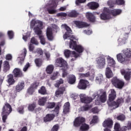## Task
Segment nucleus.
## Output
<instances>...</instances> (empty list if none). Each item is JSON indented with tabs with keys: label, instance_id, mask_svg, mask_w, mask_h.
I'll return each mask as SVG.
<instances>
[{
	"label": "nucleus",
	"instance_id": "1",
	"mask_svg": "<svg viewBox=\"0 0 131 131\" xmlns=\"http://www.w3.org/2000/svg\"><path fill=\"white\" fill-rule=\"evenodd\" d=\"M110 91L111 94L108 95V100L107 101V104L108 107L114 110L118 108L123 103L124 100L122 98H118L116 101H114L116 99V92L114 89H111Z\"/></svg>",
	"mask_w": 131,
	"mask_h": 131
},
{
	"label": "nucleus",
	"instance_id": "2",
	"mask_svg": "<svg viewBox=\"0 0 131 131\" xmlns=\"http://www.w3.org/2000/svg\"><path fill=\"white\" fill-rule=\"evenodd\" d=\"M122 53H119L117 55V59L120 63H125L128 62L129 59H131L130 49H126L122 51Z\"/></svg>",
	"mask_w": 131,
	"mask_h": 131
},
{
	"label": "nucleus",
	"instance_id": "3",
	"mask_svg": "<svg viewBox=\"0 0 131 131\" xmlns=\"http://www.w3.org/2000/svg\"><path fill=\"white\" fill-rule=\"evenodd\" d=\"M24 86H25V83L24 82H18V84L15 86V90H12L10 93L11 97L15 98V97L17 96V93L21 92L22 90H24Z\"/></svg>",
	"mask_w": 131,
	"mask_h": 131
},
{
	"label": "nucleus",
	"instance_id": "4",
	"mask_svg": "<svg viewBox=\"0 0 131 131\" xmlns=\"http://www.w3.org/2000/svg\"><path fill=\"white\" fill-rule=\"evenodd\" d=\"M96 62L100 69H103L106 66V58L103 54H99L96 58Z\"/></svg>",
	"mask_w": 131,
	"mask_h": 131
},
{
	"label": "nucleus",
	"instance_id": "5",
	"mask_svg": "<svg viewBox=\"0 0 131 131\" xmlns=\"http://www.w3.org/2000/svg\"><path fill=\"white\" fill-rule=\"evenodd\" d=\"M112 83L117 89H119L121 90L123 86H124V82L122 80L117 78V77H115L112 79Z\"/></svg>",
	"mask_w": 131,
	"mask_h": 131
},
{
	"label": "nucleus",
	"instance_id": "6",
	"mask_svg": "<svg viewBox=\"0 0 131 131\" xmlns=\"http://www.w3.org/2000/svg\"><path fill=\"white\" fill-rule=\"evenodd\" d=\"M55 65L57 67L68 69V63H67V61L61 57H59L56 60Z\"/></svg>",
	"mask_w": 131,
	"mask_h": 131
},
{
	"label": "nucleus",
	"instance_id": "7",
	"mask_svg": "<svg viewBox=\"0 0 131 131\" xmlns=\"http://www.w3.org/2000/svg\"><path fill=\"white\" fill-rule=\"evenodd\" d=\"M49 6H50V7L47 8V11L49 14L51 15L56 14V13H57V10L55 9L57 8V3H56V1L54 0L50 1L49 2Z\"/></svg>",
	"mask_w": 131,
	"mask_h": 131
},
{
	"label": "nucleus",
	"instance_id": "8",
	"mask_svg": "<svg viewBox=\"0 0 131 131\" xmlns=\"http://www.w3.org/2000/svg\"><path fill=\"white\" fill-rule=\"evenodd\" d=\"M98 97H100V101L101 103H105L107 101V93L106 91L100 89L98 91L97 94Z\"/></svg>",
	"mask_w": 131,
	"mask_h": 131
},
{
	"label": "nucleus",
	"instance_id": "9",
	"mask_svg": "<svg viewBox=\"0 0 131 131\" xmlns=\"http://www.w3.org/2000/svg\"><path fill=\"white\" fill-rule=\"evenodd\" d=\"M64 55L66 58H69V57H74L75 59H77L79 57V54L76 53L75 51H71L68 49L64 51Z\"/></svg>",
	"mask_w": 131,
	"mask_h": 131
},
{
	"label": "nucleus",
	"instance_id": "10",
	"mask_svg": "<svg viewBox=\"0 0 131 131\" xmlns=\"http://www.w3.org/2000/svg\"><path fill=\"white\" fill-rule=\"evenodd\" d=\"M89 85H90V82L89 81L84 79H80L77 87L79 90H86V88H88Z\"/></svg>",
	"mask_w": 131,
	"mask_h": 131
},
{
	"label": "nucleus",
	"instance_id": "11",
	"mask_svg": "<svg viewBox=\"0 0 131 131\" xmlns=\"http://www.w3.org/2000/svg\"><path fill=\"white\" fill-rule=\"evenodd\" d=\"M102 126L103 127H106V128H105L104 129H110L109 128H112V127L113 126V120L112 119L108 118L105 119L102 123Z\"/></svg>",
	"mask_w": 131,
	"mask_h": 131
},
{
	"label": "nucleus",
	"instance_id": "12",
	"mask_svg": "<svg viewBox=\"0 0 131 131\" xmlns=\"http://www.w3.org/2000/svg\"><path fill=\"white\" fill-rule=\"evenodd\" d=\"M85 122V119L82 117H78L75 118L74 121V125L76 127H78V126H80L82 124H83Z\"/></svg>",
	"mask_w": 131,
	"mask_h": 131
},
{
	"label": "nucleus",
	"instance_id": "13",
	"mask_svg": "<svg viewBox=\"0 0 131 131\" xmlns=\"http://www.w3.org/2000/svg\"><path fill=\"white\" fill-rule=\"evenodd\" d=\"M12 112V106L8 103H6L3 107L2 114H7L9 115Z\"/></svg>",
	"mask_w": 131,
	"mask_h": 131
},
{
	"label": "nucleus",
	"instance_id": "14",
	"mask_svg": "<svg viewBox=\"0 0 131 131\" xmlns=\"http://www.w3.org/2000/svg\"><path fill=\"white\" fill-rule=\"evenodd\" d=\"M13 74L14 77H15V78H19L24 76L23 72H22V71L19 68H15L13 71Z\"/></svg>",
	"mask_w": 131,
	"mask_h": 131
},
{
	"label": "nucleus",
	"instance_id": "15",
	"mask_svg": "<svg viewBox=\"0 0 131 131\" xmlns=\"http://www.w3.org/2000/svg\"><path fill=\"white\" fill-rule=\"evenodd\" d=\"M46 35L48 40L52 41L54 39V36H53V29L52 28H47L46 30Z\"/></svg>",
	"mask_w": 131,
	"mask_h": 131
},
{
	"label": "nucleus",
	"instance_id": "16",
	"mask_svg": "<svg viewBox=\"0 0 131 131\" xmlns=\"http://www.w3.org/2000/svg\"><path fill=\"white\" fill-rule=\"evenodd\" d=\"M129 34V33H125L124 34V35L125 36H126V37H123V38H119L118 39V43L120 46L125 45V43L127 42V39L128 38Z\"/></svg>",
	"mask_w": 131,
	"mask_h": 131
},
{
	"label": "nucleus",
	"instance_id": "17",
	"mask_svg": "<svg viewBox=\"0 0 131 131\" xmlns=\"http://www.w3.org/2000/svg\"><path fill=\"white\" fill-rule=\"evenodd\" d=\"M74 23L78 28H83L89 26V25L86 23L82 22L81 21L75 20L74 21Z\"/></svg>",
	"mask_w": 131,
	"mask_h": 131
},
{
	"label": "nucleus",
	"instance_id": "18",
	"mask_svg": "<svg viewBox=\"0 0 131 131\" xmlns=\"http://www.w3.org/2000/svg\"><path fill=\"white\" fill-rule=\"evenodd\" d=\"M80 101L81 103H84V104H90L93 101V98L89 97H84L83 95H81L80 97Z\"/></svg>",
	"mask_w": 131,
	"mask_h": 131
},
{
	"label": "nucleus",
	"instance_id": "19",
	"mask_svg": "<svg viewBox=\"0 0 131 131\" xmlns=\"http://www.w3.org/2000/svg\"><path fill=\"white\" fill-rule=\"evenodd\" d=\"M55 114H48L43 118L44 122H51L55 118Z\"/></svg>",
	"mask_w": 131,
	"mask_h": 131
},
{
	"label": "nucleus",
	"instance_id": "20",
	"mask_svg": "<svg viewBox=\"0 0 131 131\" xmlns=\"http://www.w3.org/2000/svg\"><path fill=\"white\" fill-rule=\"evenodd\" d=\"M43 24L40 20H32L31 22V27H34V26H36V27H38L39 28L40 27H42Z\"/></svg>",
	"mask_w": 131,
	"mask_h": 131
},
{
	"label": "nucleus",
	"instance_id": "21",
	"mask_svg": "<svg viewBox=\"0 0 131 131\" xmlns=\"http://www.w3.org/2000/svg\"><path fill=\"white\" fill-rule=\"evenodd\" d=\"M7 82L9 85H13V84L16 82V81H15V79H14V76L13 74H10L7 75Z\"/></svg>",
	"mask_w": 131,
	"mask_h": 131
},
{
	"label": "nucleus",
	"instance_id": "22",
	"mask_svg": "<svg viewBox=\"0 0 131 131\" xmlns=\"http://www.w3.org/2000/svg\"><path fill=\"white\" fill-rule=\"evenodd\" d=\"M87 6L90 10H96L100 6L99 3L97 2H90L87 4Z\"/></svg>",
	"mask_w": 131,
	"mask_h": 131
},
{
	"label": "nucleus",
	"instance_id": "23",
	"mask_svg": "<svg viewBox=\"0 0 131 131\" xmlns=\"http://www.w3.org/2000/svg\"><path fill=\"white\" fill-rule=\"evenodd\" d=\"M121 74L124 75V78L126 80H129L130 79V75H131V71H125V70H122L121 71Z\"/></svg>",
	"mask_w": 131,
	"mask_h": 131
},
{
	"label": "nucleus",
	"instance_id": "24",
	"mask_svg": "<svg viewBox=\"0 0 131 131\" xmlns=\"http://www.w3.org/2000/svg\"><path fill=\"white\" fill-rule=\"evenodd\" d=\"M86 18L90 21V22H95L96 21V16L90 12H87L86 13Z\"/></svg>",
	"mask_w": 131,
	"mask_h": 131
},
{
	"label": "nucleus",
	"instance_id": "25",
	"mask_svg": "<svg viewBox=\"0 0 131 131\" xmlns=\"http://www.w3.org/2000/svg\"><path fill=\"white\" fill-rule=\"evenodd\" d=\"M67 81L70 84H74L76 81V77L73 75H70L67 78Z\"/></svg>",
	"mask_w": 131,
	"mask_h": 131
},
{
	"label": "nucleus",
	"instance_id": "26",
	"mask_svg": "<svg viewBox=\"0 0 131 131\" xmlns=\"http://www.w3.org/2000/svg\"><path fill=\"white\" fill-rule=\"evenodd\" d=\"M26 54H27V50H26V48H24V52L21 54L22 57H18V59H20L19 63L20 65H22V64L24 63V60L25 59V57H26Z\"/></svg>",
	"mask_w": 131,
	"mask_h": 131
},
{
	"label": "nucleus",
	"instance_id": "27",
	"mask_svg": "<svg viewBox=\"0 0 131 131\" xmlns=\"http://www.w3.org/2000/svg\"><path fill=\"white\" fill-rule=\"evenodd\" d=\"M106 60L108 66H111L112 67H114V66H115V60H114L113 58H111V57L108 56L106 58Z\"/></svg>",
	"mask_w": 131,
	"mask_h": 131
},
{
	"label": "nucleus",
	"instance_id": "28",
	"mask_svg": "<svg viewBox=\"0 0 131 131\" xmlns=\"http://www.w3.org/2000/svg\"><path fill=\"white\" fill-rule=\"evenodd\" d=\"M66 90V88L63 86L58 88V90L55 92L56 96H60V95H63L64 92Z\"/></svg>",
	"mask_w": 131,
	"mask_h": 131
},
{
	"label": "nucleus",
	"instance_id": "29",
	"mask_svg": "<svg viewBox=\"0 0 131 131\" xmlns=\"http://www.w3.org/2000/svg\"><path fill=\"white\" fill-rule=\"evenodd\" d=\"M9 70H10V63H9V61L5 60L3 62V71L8 72Z\"/></svg>",
	"mask_w": 131,
	"mask_h": 131
},
{
	"label": "nucleus",
	"instance_id": "30",
	"mask_svg": "<svg viewBox=\"0 0 131 131\" xmlns=\"http://www.w3.org/2000/svg\"><path fill=\"white\" fill-rule=\"evenodd\" d=\"M105 75L107 78H111V77L113 76V73H112V71H111V69H110V68H106L105 70Z\"/></svg>",
	"mask_w": 131,
	"mask_h": 131
},
{
	"label": "nucleus",
	"instance_id": "31",
	"mask_svg": "<svg viewBox=\"0 0 131 131\" xmlns=\"http://www.w3.org/2000/svg\"><path fill=\"white\" fill-rule=\"evenodd\" d=\"M46 102H47L46 97H41L39 99L38 101V104L40 106H45V105H46Z\"/></svg>",
	"mask_w": 131,
	"mask_h": 131
},
{
	"label": "nucleus",
	"instance_id": "32",
	"mask_svg": "<svg viewBox=\"0 0 131 131\" xmlns=\"http://www.w3.org/2000/svg\"><path fill=\"white\" fill-rule=\"evenodd\" d=\"M77 53H78L79 54H81V53H83V51H84V48L82 46L80 45H77V47L74 49Z\"/></svg>",
	"mask_w": 131,
	"mask_h": 131
},
{
	"label": "nucleus",
	"instance_id": "33",
	"mask_svg": "<svg viewBox=\"0 0 131 131\" xmlns=\"http://www.w3.org/2000/svg\"><path fill=\"white\" fill-rule=\"evenodd\" d=\"M77 45L76 41L71 39L69 43V48L72 49V50H75V48H76Z\"/></svg>",
	"mask_w": 131,
	"mask_h": 131
},
{
	"label": "nucleus",
	"instance_id": "34",
	"mask_svg": "<svg viewBox=\"0 0 131 131\" xmlns=\"http://www.w3.org/2000/svg\"><path fill=\"white\" fill-rule=\"evenodd\" d=\"M70 107V103L69 102H66L64 104L63 106V111L64 114H67V113L69 112Z\"/></svg>",
	"mask_w": 131,
	"mask_h": 131
},
{
	"label": "nucleus",
	"instance_id": "35",
	"mask_svg": "<svg viewBox=\"0 0 131 131\" xmlns=\"http://www.w3.org/2000/svg\"><path fill=\"white\" fill-rule=\"evenodd\" d=\"M35 108H36V102H33L32 103H30L29 104L28 106V110H29V111H31V112L34 111Z\"/></svg>",
	"mask_w": 131,
	"mask_h": 131
},
{
	"label": "nucleus",
	"instance_id": "36",
	"mask_svg": "<svg viewBox=\"0 0 131 131\" xmlns=\"http://www.w3.org/2000/svg\"><path fill=\"white\" fill-rule=\"evenodd\" d=\"M79 15V13L75 10H72L68 14V16L71 18H76Z\"/></svg>",
	"mask_w": 131,
	"mask_h": 131
},
{
	"label": "nucleus",
	"instance_id": "37",
	"mask_svg": "<svg viewBox=\"0 0 131 131\" xmlns=\"http://www.w3.org/2000/svg\"><path fill=\"white\" fill-rule=\"evenodd\" d=\"M61 106H62L61 103L58 102L56 107L53 110V112H54L55 114H56L57 116L59 115V112L60 111V108H61Z\"/></svg>",
	"mask_w": 131,
	"mask_h": 131
},
{
	"label": "nucleus",
	"instance_id": "38",
	"mask_svg": "<svg viewBox=\"0 0 131 131\" xmlns=\"http://www.w3.org/2000/svg\"><path fill=\"white\" fill-rule=\"evenodd\" d=\"M122 11L120 9H113L111 11V14L113 16H118L120 15Z\"/></svg>",
	"mask_w": 131,
	"mask_h": 131
},
{
	"label": "nucleus",
	"instance_id": "39",
	"mask_svg": "<svg viewBox=\"0 0 131 131\" xmlns=\"http://www.w3.org/2000/svg\"><path fill=\"white\" fill-rule=\"evenodd\" d=\"M100 17L101 20H109V19H110L109 14L105 12L101 13L100 15Z\"/></svg>",
	"mask_w": 131,
	"mask_h": 131
},
{
	"label": "nucleus",
	"instance_id": "40",
	"mask_svg": "<svg viewBox=\"0 0 131 131\" xmlns=\"http://www.w3.org/2000/svg\"><path fill=\"white\" fill-rule=\"evenodd\" d=\"M54 71V66L51 64L49 65L46 68V72L47 74H52Z\"/></svg>",
	"mask_w": 131,
	"mask_h": 131
},
{
	"label": "nucleus",
	"instance_id": "41",
	"mask_svg": "<svg viewBox=\"0 0 131 131\" xmlns=\"http://www.w3.org/2000/svg\"><path fill=\"white\" fill-rule=\"evenodd\" d=\"M38 92L39 94H40V95H45L48 94V92H47V89H46V87L45 86H41Z\"/></svg>",
	"mask_w": 131,
	"mask_h": 131
},
{
	"label": "nucleus",
	"instance_id": "42",
	"mask_svg": "<svg viewBox=\"0 0 131 131\" xmlns=\"http://www.w3.org/2000/svg\"><path fill=\"white\" fill-rule=\"evenodd\" d=\"M34 31L35 33H36V34H37V35L38 36H40V35H41V33H42L41 29L38 28V27H35L34 28Z\"/></svg>",
	"mask_w": 131,
	"mask_h": 131
},
{
	"label": "nucleus",
	"instance_id": "43",
	"mask_svg": "<svg viewBox=\"0 0 131 131\" xmlns=\"http://www.w3.org/2000/svg\"><path fill=\"white\" fill-rule=\"evenodd\" d=\"M80 129L81 131H88L90 129V126L85 123L81 125L80 127Z\"/></svg>",
	"mask_w": 131,
	"mask_h": 131
},
{
	"label": "nucleus",
	"instance_id": "44",
	"mask_svg": "<svg viewBox=\"0 0 131 131\" xmlns=\"http://www.w3.org/2000/svg\"><path fill=\"white\" fill-rule=\"evenodd\" d=\"M35 63L37 67H41V65H42V59L41 58H36L35 59Z\"/></svg>",
	"mask_w": 131,
	"mask_h": 131
},
{
	"label": "nucleus",
	"instance_id": "45",
	"mask_svg": "<svg viewBox=\"0 0 131 131\" xmlns=\"http://www.w3.org/2000/svg\"><path fill=\"white\" fill-rule=\"evenodd\" d=\"M56 106V102H48L47 104L46 108L48 109H53Z\"/></svg>",
	"mask_w": 131,
	"mask_h": 131
},
{
	"label": "nucleus",
	"instance_id": "46",
	"mask_svg": "<svg viewBox=\"0 0 131 131\" xmlns=\"http://www.w3.org/2000/svg\"><path fill=\"white\" fill-rule=\"evenodd\" d=\"M64 83V80L62 78H60L59 80L56 81V82L55 84V88H59L61 84H63Z\"/></svg>",
	"mask_w": 131,
	"mask_h": 131
},
{
	"label": "nucleus",
	"instance_id": "47",
	"mask_svg": "<svg viewBox=\"0 0 131 131\" xmlns=\"http://www.w3.org/2000/svg\"><path fill=\"white\" fill-rule=\"evenodd\" d=\"M71 32H66L63 36L64 39H67V38H68V37L72 38L73 36L72 35V33Z\"/></svg>",
	"mask_w": 131,
	"mask_h": 131
},
{
	"label": "nucleus",
	"instance_id": "48",
	"mask_svg": "<svg viewBox=\"0 0 131 131\" xmlns=\"http://www.w3.org/2000/svg\"><path fill=\"white\" fill-rule=\"evenodd\" d=\"M117 119L120 121H124L125 120V116L123 114L120 115L117 117Z\"/></svg>",
	"mask_w": 131,
	"mask_h": 131
},
{
	"label": "nucleus",
	"instance_id": "49",
	"mask_svg": "<svg viewBox=\"0 0 131 131\" xmlns=\"http://www.w3.org/2000/svg\"><path fill=\"white\" fill-rule=\"evenodd\" d=\"M7 34L9 39H12L14 38V32L13 31H8Z\"/></svg>",
	"mask_w": 131,
	"mask_h": 131
},
{
	"label": "nucleus",
	"instance_id": "50",
	"mask_svg": "<svg viewBox=\"0 0 131 131\" xmlns=\"http://www.w3.org/2000/svg\"><path fill=\"white\" fill-rule=\"evenodd\" d=\"M125 4L124 0H116V4L118 6H122Z\"/></svg>",
	"mask_w": 131,
	"mask_h": 131
},
{
	"label": "nucleus",
	"instance_id": "51",
	"mask_svg": "<svg viewBox=\"0 0 131 131\" xmlns=\"http://www.w3.org/2000/svg\"><path fill=\"white\" fill-rule=\"evenodd\" d=\"M17 111L20 114H24V106H20L18 107V108L17 109Z\"/></svg>",
	"mask_w": 131,
	"mask_h": 131
},
{
	"label": "nucleus",
	"instance_id": "52",
	"mask_svg": "<svg viewBox=\"0 0 131 131\" xmlns=\"http://www.w3.org/2000/svg\"><path fill=\"white\" fill-rule=\"evenodd\" d=\"M39 38L40 40V43L41 45H46V38H45L43 35H41L39 36Z\"/></svg>",
	"mask_w": 131,
	"mask_h": 131
},
{
	"label": "nucleus",
	"instance_id": "53",
	"mask_svg": "<svg viewBox=\"0 0 131 131\" xmlns=\"http://www.w3.org/2000/svg\"><path fill=\"white\" fill-rule=\"evenodd\" d=\"M103 75H99L96 77V80H97V81H98L99 83H101V82L103 81Z\"/></svg>",
	"mask_w": 131,
	"mask_h": 131
},
{
	"label": "nucleus",
	"instance_id": "54",
	"mask_svg": "<svg viewBox=\"0 0 131 131\" xmlns=\"http://www.w3.org/2000/svg\"><path fill=\"white\" fill-rule=\"evenodd\" d=\"M36 52L38 56H42V55H43V51H42V49L40 48L37 49L36 51Z\"/></svg>",
	"mask_w": 131,
	"mask_h": 131
},
{
	"label": "nucleus",
	"instance_id": "55",
	"mask_svg": "<svg viewBox=\"0 0 131 131\" xmlns=\"http://www.w3.org/2000/svg\"><path fill=\"white\" fill-rule=\"evenodd\" d=\"M59 124H55L52 127L50 131H58L59 130Z\"/></svg>",
	"mask_w": 131,
	"mask_h": 131
},
{
	"label": "nucleus",
	"instance_id": "56",
	"mask_svg": "<svg viewBox=\"0 0 131 131\" xmlns=\"http://www.w3.org/2000/svg\"><path fill=\"white\" fill-rule=\"evenodd\" d=\"M62 26H63L64 27L66 30H67V32H72V30H71V29L70 28V27L67 26V25L66 24L62 25Z\"/></svg>",
	"mask_w": 131,
	"mask_h": 131
},
{
	"label": "nucleus",
	"instance_id": "57",
	"mask_svg": "<svg viewBox=\"0 0 131 131\" xmlns=\"http://www.w3.org/2000/svg\"><path fill=\"white\" fill-rule=\"evenodd\" d=\"M33 90L34 89L31 86L28 89L27 93L29 94V95H32L34 92Z\"/></svg>",
	"mask_w": 131,
	"mask_h": 131
},
{
	"label": "nucleus",
	"instance_id": "58",
	"mask_svg": "<svg viewBox=\"0 0 131 131\" xmlns=\"http://www.w3.org/2000/svg\"><path fill=\"white\" fill-rule=\"evenodd\" d=\"M90 75L91 74H90L89 72L86 73L85 74H83V73L80 74V77H90Z\"/></svg>",
	"mask_w": 131,
	"mask_h": 131
},
{
	"label": "nucleus",
	"instance_id": "59",
	"mask_svg": "<svg viewBox=\"0 0 131 131\" xmlns=\"http://www.w3.org/2000/svg\"><path fill=\"white\" fill-rule=\"evenodd\" d=\"M30 67V63H29V62L27 63L23 68V71H24L25 72H26V71L28 70V68H29Z\"/></svg>",
	"mask_w": 131,
	"mask_h": 131
},
{
	"label": "nucleus",
	"instance_id": "60",
	"mask_svg": "<svg viewBox=\"0 0 131 131\" xmlns=\"http://www.w3.org/2000/svg\"><path fill=\"white\" fill-rule=\"evenodd\" d=\"M57 76H58V72L54 73L50 78L51 80H55L57 79Z\"/></svg>",
	"mask_w": 131,
	"mask_h": 131
},
{
	"label": "nucleus",
	"instance_id": "61",
	"mask_svg": "<svg viewBox=\"0 0 131 131\" xmlns=\"http://www.w3.org/2000/svg\"><path fill=\"white\" fill-rule=\"evenodd\" d=\"M57 17H67V13L64 12H60L57 14Z\"/></svg>",
	"mask_w": 131,
	"mask_h": 131
},
{
	"label": "nucleus",
	"instance_id": "62",
	"mask_svg": "<svg viewBox=\"0 0 131 131\" xmlns=\"http://www.w3.org/2000/svg\"><path fill=\"white\" fill-rule=\"evenodd\" d=\"M38 85H39V83L35 82L32 83L31 86L34 89H37V88L38 87Z\"/></svg>",
	"mask_w": 131,
	"mask_h": 131
},
{
	"label": "nucleus",
	"instance_id": "63",
	"mask_svg": "<svg viewBox=\"0 0 131 131\" xmlns=\"http://www.w3.org/2000/svg\"><path fill=\"white\" fill-rule=\"evenodd\" d=\"M98 121V116H94L91 121L92 123H97Z\"/></svg>",
	"mask_w": 131,
	"mask_h": 131
},
{
	"label": "nucleus",
	"instance_id": "64",
	"mask_svg": "<svg viewBox=\"0 0 131 131\" xmlns=\"http://www.w3.org/2000/svg\"><path fill=\"white\" fill-rule=\"evenodd\" d=\"M66 69H62V77H66L67 75H68V73H67V71H66Z\"/></svg>",
	"mask_w": 131,
	"mask_h": 131
}]
</instances>
